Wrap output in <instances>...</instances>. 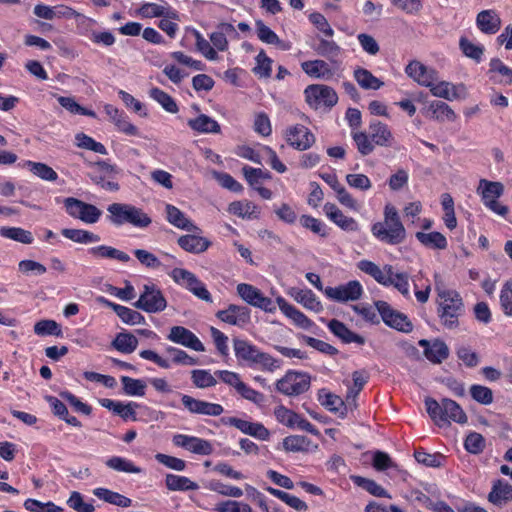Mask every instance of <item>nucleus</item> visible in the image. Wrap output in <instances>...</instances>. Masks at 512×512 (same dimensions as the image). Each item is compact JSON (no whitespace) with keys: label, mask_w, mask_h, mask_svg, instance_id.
<instances>
[{"label":"nucleus","mask_w":512,"mask_h":512,"mask_svg":"<svg viewBox=\"0 0 512 512\" xmlns=\"http://www.w3.org/2000/svg\"><path fill=\"white\" fill-rule=\"evenodd\" d=\"M329 411L338 414L340 417H345L347 413L346 405L341 397L332 393L325 394V400L322 402Z\"/></svg>","instance_id":"6e6d98bb"},{"label":"nucleus","mask_w":512,"mask_h":512,"mask_svg":"<svg viewBox=\"0 0 512 512\" xmlns=\"http://www.w3.org/2000/svg\"><path fill=\"white\" fill-rule=\"evenodd\" d=\"M431 117L439 122H453L456 120L457 115L453 109L445 102L433 101L428 107Z\"/></svg>","instance_id":"4c0bfd02"},{"label":"nucleus","mask_w":512,"mask_h":512,"mask_svg":"<svg viewBox=\"0 0 512 512\" xmlns=\"http://www.w3.org/2000/svg\"><path fill=\"white\" fill-rule=\"evenodd\" d=\"M351 137L362 156L370 155L374 151L375 145L370 138L369 132L351 131Z\"/></svg>","instance_id":"79ce46f5"},{"label":"nucleus","mask_w":512,"mask_h":512,"mask_svg":"<svg viewBox=\"0 0 512 512\" xmlns=\"http://www.w3.org/2000/svg\"><path fill=\"white\" fill-rule=\"evenodd\" d=\"M323 210L327 218L346 232H356L359 230L358 222L344 213L333 203H326Z\"/></svg>","instance_id":"f3484780"},{"label":"nucleus","mask_w":512,"mask_h":512,"mask_svg":"<svg viewBox=\"0 0 512 512\" xmlns=\"http://www.w3.org/2000/svg\"><path fill=\"white\" fill-rule=\"evenodd\" d=\"M369 134L375 146L391 147L395 140L390 127L379 120L369 123Z\"/></svg>","instance_id":"6ab92c4d"},{"label":"nucleus","mask_w":512,"mask_h":512,"mask_svg":"<svg viewBox=\"0 0 512 512\" xmlns=\"http://www.w3.org/2000/svg\"><path fill=\"white\" fill-rule=\"evenodd\" d=\"M177 243L186 252L194 254L205 252L211 245L207 238L192 234L180 236Z\"/></svg>","instance_id":"cd10ccee"},{"label":"nucleus","mask_w":512,"mask_h":512,"mask_svg":"<svg viewBox=\"0 0 512 512\" xmlns=\"http://www.w3.org/2000/svg\"><path fill=\"white\" fill-rule=\"evenodd\" d=\"M222 31L213 32L210 35V41L212 43V47L219 51H226L228 49V40L225 36V32H233L234 26L229 23L221 24Z\"/></svg>","instance_id":"4d7b16f0"},{"label":"nucleus","mask_w":512,"mask_h":512,"mask_svg":"<svg viewBox=\"0 0 512 512\" xmlns=\"http://www.w3.org/2000/svg\"><path fill=\"white\" fill-rule=\"evenodd\" d=\"M167 221L175 227L189 232L197 230L195 226L177 207L167 204L165 207Z\"/></svg>","instance_id":"c85d7f7f"},{"label":"nucleus","mask_w":512,"mask_h":512,"mask_svg":"<svg viewBox=\"0 0 512 512\" xmlns=\"http://www.w3.org/2000/svg\"><path fill=\"white\" fill-rule=\"evenodd\" d=\"M62 235L73 242L80 244L95 243L100 241V236L87 230L64 228Z\"/></svg>","instance_id":"a19ab883"},{"label":"nucleus","mask_w":512,"mask_h":512,"mask_svg":"<svg viewBox=\"0 0 512 512\" xmlns=\"http://www.w3.org/2000/svg\"><path fill=\"white\" fill-rule=\"evenodd\" d=\"M121 383L125 394L129 396H144L146 384L143 380L134 379L128 376L121 377Z\"/></svg>","instance_id":"603ef678"},{"label":"nucleus","mask_w":512,"mask_h":512,"mask_svg":"<svg viewBox=\"0 0 512 512\" xmlns=\"http://www.w3.org/2000/svg\"><path fill=\"white\" fill-rule=\"evenodd\" d=\"M0 235L23 244H31L34 240L30 231L19 227H1Z\"/></svg>","instance_id":"c03bdc74"},{"label":"nucleus","mask_w":512,"mask_h":512,"mask_svg":"<svg viewBox=\"0 0 512 512\" xmlns=\"http://www.w3.org/2000/svg\"><path fill=\"white\" fill-rule=\"evenodd\" d=\"M289 295L306 308L313 309L318 305L315 295L311 290L291 288Z\"/></svg>","instance_id":"13d9d810"},{"label":"nucleus","mask_w":512,"mask_h":512,"mask_svg":"<svg viewBox=\"0 0 512 512\" xmlns=\"http://www.w3.org/2000/svg\"><path fill=\"white\" fill-rule=\"evenodd\" d=\"M424 403L428 415L439 427L451 421L458 424H465L468 420L462 407L450 398H442L441 401L438 402L434 398L427 397Z\"/></svg>","instance_id":"7ed1b4c3"},{"label":"nucleus","mask_w":512,"mask_h":512,"mask_svg":"<svg viewBox=\"0 0 512 512\" xmlns=\"http://www.w3.org/2000/svg\"><path fill=\"white\" fill-rule=\"evenodd\" d=\"M464 313L465 304L457 290L437 289V316L444 328L457 329Z\"/></svg>","instance_id":"f03ea898"},{"label":"nucleus","mask_w":512,"mask_h":512,"mask_svg":"<svg viewBox=\"0 0 512 512\" xmlns=\"http://www.w3.org/2000/svg\"><path fill=\"white\" fill-rule=\"evenodd\" d=\"M464 448L471 454H479L485 448V439L480 433L470 432L464 440Z\"/></svg>","instance_id":"e2e57ef3"},{"label":"nucleus","mask_w":512,"mask_h":512,"mask_svg":"<svg viewBox=\"0 0 512 512\" xmlns=\"http://www.w3.org/2000/svg\"><path fill=\"white\" fill-rule=\"evenodd\" d=\"M354 79L365 90H378L384 83L369 70L358 67L354 70Z\"/></svg>","instance_id":"f704fd0d"},{"label":"nucleus","mask_w":512,"mask_h":512,"mask_svg":"<svg viewBox=\"0 0 512 512\" xmlns=\"http://www.w3.org/2000/svg\"><path fill=\"white\" fill-rule=\"evenodd\" d=\"M327 326L331 333L344 344L356 343L357 345H364L366 342L363 336L353 332L343 322L337 319L330 320Z\"/></svg>","instance_id":"4be33fe9"},{"label":"nucleus","mask_w":512,"mask_h":512,"mask_svg":"<svg viewBox=\"0 0 512 512\" xmlns=\"http://www.w3.org/2000/svg\"><path fill=\"white\" fill-rule=\"evenodd\" d=\"M310 378L307 374L298 372H288L277 381L276 389L287 396H297L308 390Z\"/></svg>","instance_id":"9d476101"},{"label":"nucleus","mask_w":512,"mask_h":512,"mask_svg":"<svg viewBox=\"0 0 512 512\" xmlns=\"http://www.w3.org/2000/svg\"><path fill=\"white\" fill-rule=\"evenodd\" d=\"M276 302L279 306V309L285 314L288 318L293 320V322L302 327L308 328L310 326L309 319L299 310H297L294 306L289 304L284 298L278 297Z\"/></svg>","instance_id":"c9c22d12"},{"label":"nucleus","mask_w":512,"mask_h":512,"mask_svg":"<svg viewBox=\"0 0 512 512\" xmlns=\"http://www.w3.org/2000/svg\"><path fill=\"white\" fill-rule=\"evenodd\" d=\"M466 91L464 84L454 85L447 81H435L430 88L433 96L443 98L449 101L459 99Z\"/></svg>","instance_id":"5701e85b"},{"label":"nucleus","mask_w":512,"mask_h":512,"mask_svg":"<svg viewBox=\"0 0 512 512\" xmlns=\"http://www.w3.org/2000/svg\"><path fill=\"white\" fill-rule=\"evenodd\" d=\"M233 347L235 356L239 361H244L248 364H253L256 357L259 356V349L242 339H234Z\"/></svg>","instance_id":"7c9ffc66"},{"label":"nucleus","mask_w":512,"mask_h":512,"mask_svg":"<svg viewBox=\"0 0 512 512\" xmlns=\"http://www.w3.org/2000/svg\"><path fill=\"white\" fill-rule=\"evenodd\" d=\"M385 271H387V275L385 276V283L382 285L385 287L393 286L397 289L404 297H410L409 290V275L407 272H395L392 265L386 264Z\"/></svg>","instance_id":"412c9836"},{"label":"nucleus","mask_w":512,"mask_h":512,"mask_svg":"<svg viewBox=\"0 0 512 512\" xmlns=\"http://www.w3.org/2000/svg\"><path fill=\"white\" fill-rule=\"evenodd\" d=\"M99 402L102 407L111 410L113 413L120 416L123 420H136L135 409L138 407V404L135 402L124 404L120 401H114L107 398L101 399Z\"/></svg>","instance_id":"bb28decb"},{"label":"nucleus","mask_w":512,"mask_h":512,"mask_svg":"<svg viewBox=\"0 0 512 512\" xmlns=\"http://www.w3.org/2000/svg\"><path fill=\"white\" fill-rule=\"evenodd\" d=\"M478 29L488 35L497 33L501 28V19L495 10H483L477 14Z\"/></svg>","instance_id":"b1692460"},{"label":"nucleus","mask_w":512,"mask_h":512,"mask_svg":"<svg viewBox=\"0 0 512 512\" xmlns=\"http://www.w3.org/2000/svg\"><path fill=\"white\" fill-rule=\"evenodd\" d=\"M109 220L116 226L131 224L135 227L146 228L152 220L142 209L130 204L113 203L107 208Z\"/></svg>","instance_id":"20e7f679"},{"label":"nucleus","mask_w":512,"mask_h":512,"mask_svg":"<svg viewBox=\"0 0 512 512\" xmlns=\"http://www.w3.org/2000/svg\"><path fill=\"white\" fill-rule=\"evenodd\" d=\"M415 237L424 247L428 249L445 250L448 246L446 237L438 231L429 233L419 231L416 232Z\"/></svg>","instance_id":"2f4dec72"},{"label":"nucleus","mask_w":512,"mask_h":512,"mask_svg":"<svg viewBox=\"0 0 512 512\" xmlns=\"http://www.w3.org/2000/svg\"><path fill=\"white\" fill-rule=\"evenodd\" d=\"M217 318L231 325L244 326L250 321V310L246 306L231 304L216 314Z\"/></svg>","instance_id":"a211bd4d"},{"label":"nucleus","mask_w":512,"mask_h":512,"mask_svg":"<svg viewBox=\"0 0 512 512\" xmlns=\"http://www.w3.org/2000/svg\"><path fill=\"white\" fill-rule=\"evenodd\" d=\"M150 97L158 102L163 109H165L167 112L175 114L178 112V106L174 99L167 94L165 91L154 87L149 91Z\"/></svg>","instance_id":"49530a36"},{"label":"nucleus","mask_w":512,"mask_h":512,"mask_svg":"<svg viewBox=\"0 0 512 512\" xmlns=\"http://www.w3.org/2000/svg\"><path fill=\"white\" fill-rule=\"evenodd\" d=\"M227 423L239 429L241 432L262 441H266L270 437L269 430L263 424L258 422L254 423L236 417H230L228 418Z\"/></svg>","instance_id":"aec40b11"},{"label":"nucleus","mask_w":512,"mask_h":512,"mask_svg":"<svg viewBox=\"0 0 512 512\" xmlns=\"http://www.w3.org/2000/svg\"><path fill=\"white\" fill-rule=\"evenodd\" d=\"M237 292L245 302L252 306L258 307L267 312H272L275 309L272 300L264 296L258 288L250 284H238Z\"/></svg>","instance_id":"f8f14e48"},{"label":"nucleus","mask_w":512,"mask_h":512,"mask_svg":"<svg viewBox=\"0 0 512 512\" xmlns=\"http://www.w3.org/2000/svg\"><path fill=\"white\" fill-rule=\"evenodd\" d=\"M102 302H104L108 307H111L115 313L121 318V320L129 325H135V324H141L144 322V317L139 312L130 309L128 307L115 304L113 302H110L104 298H100Z\"/></svg>","instance_id":"72a5a7b5"},{"label":"nucleus","mask_w":512,"mask_h":512,"mask_svg":"<svg viewBox=\"0 0 512 512\" xmlns=\"http://www.w3.org/2000/svg\"><path fill=\"white\" fill-rule=\"evenodd\" d=\"M34 332L37 335H55L60 336L62 331L57 322L54 320H40L34 325Z\"/></svg>","instance_id":"69168bd1"},{"label":"nucleus","mask_w":512,"mask_h":512,"mask_svg":"<svg viewBox=\"0 0 512 512\" xmlns=\"http://www.w3.org/2000/svg\"><path fill=\"white\" fill-rule=\"evenodd\" d=\"M191 379L193 384L200 389L213 387L217 384L216 378L204 369H196L191 371Z\"/></svg>","instance_id":"3c124183"},{"label":"nucleus","mask_w":512,"mask_h":512,"mask_svg":"<svg viewBox=\"0 0 512 512\" xmlns=\"http://www.w3.org/2000/svg\"><path fill=\"white\" fill-rule=\"evenodd\" d=\"M106 465L116 471L125 472V473H135L138 474L141 472V468L135 466L130 460L119 456H113L106 461Z\"/></svg>","instance_id":"5fc2aeb1"},{"label":"nucleus","mask_w":512,"mask_h":512,"mask_svg":"<svg viewBox=\"0 0 512 512\" xmlns=\"http://www.w3.org/2000/svg\"><path fill=\"white\" fill-rule=\"evenodd\" d=\"M66 212L73 218L79 219L88 224L96 223L102 212L95 205L83 202L74 197L64 199Z\"/></svg>","instance_id":"1a4fd4ad"},{"label":"nucleus","mask_w":512,"mask_h":512,"mask_svg":"<svg viewBox=\"0 0 512 512\" xmlns=\"http://www.w3.org/2000/svg\"><path fill=\"white\" fill-rule=\"evenodd\" d=\"M112 346L126 354L134 352L138 346V339L131 333H119L112 342Z\"/></svg>","instance_id":"37998d69"},{"label":"nucleus","mask_w":512,"mask_h":512,"mask_svg":"<svg viewBox=\"0 0 512 512\" xmlns=\"http://www.w3.org/2000/svg\"><path fill=\"white\" fill-rule=\"evenodd\" d=\"M165 484L167 489L171 491H193L199 488L198 484L188 477L175 474H167Z\"/></svg>","instance_id":"58836bf2"},{"label":"nucleus","mask_w":512,"mask_h":512,"mask_svg":"<svg viewBox=\"0 0 512 512\" xmlns=\"http://www.w3.org/2000/svg\"><path fill=\"white\" fill-rule=\"evenodd\" d=\"M490 80L494 83L512 85V68L499 58H492L489 62Z\"/></svg>","instance_id":"393cba45"},{"label":"nucleus","mask_w":512,"mask_h":512,"mask_svg":"<svg viewBox=\"0 0 512 512\" xmlns=\"http://www.w3.org/2000/svg\"><path fill=\"white\" fill-rule=\"evenodd\" d=\"M477 193L480 195L481 201L486 208L502 217L507 216L509 212L508 207L497 201L504 193V185L501 182L481 179Z\"/></svg>","instance_id":"39448f33"},{"label":"nucleus","mask_w":512,"mask_h":512,"mask_svg":"<svg viewBox=\"0 0 512 512\" xmlns=\"http://www.w3.org/2000/svg\"><path fill=\"white\" fill-rule=\"evenodd\" d=\"M500 305L506 316H512V281H507L500 291Z\"/></svg>","instance_id":"338daca9"},{"label":"nucleus","mask_w":512,"mask_h":512,"mask_svg":"<svg viewBox=\"0 0 512 512\" xmlns=\"http://www.w3.org/2000/svg\"><path fill=\"white\" fill-rule=\"evenodd\" d=\"M418 344L424 349L423 353L426 359L433 364H440L449 357V348L443 340L421 339Z\"/></svg>","instance_id":"dca6fc26"},{"label":"nucleus","mask_w":512,"mask_h":512,"mask_svg":"<svg viewBox=\"0 0 512 512\" xmlns=\"http://www.w3.org/2000/svg\"><path fill=\"white\" fill-rule=\"evenodd\" d=\"M134 306L147 313H157L166 308L167 302L161 290L155 284H145L143 292Z\"/></svg>","instance_id":"0eeeda50"},{"label":"nucleus","mask_w":512,"mask_h":512,"mask_svg":"<svg viewBox=\"0 0 512 512\" xmlns=\"http://www.w3.org/2000/svg\"><path fill=\"white\" fill-rule=\"evenodd\" d=\"M193 34L196 40V48L197 50L208 60L215 61L218 59V54L215 49L212 47L210 42L206 40L199 31L194 30Z\"/></svg>","instance_id":"680f3d73"},{"label":"nucleus","mask_w":512,"mask_h":512,"mask_svg":"<svg viewBox=\"0 0 512 512\" xmlns=\"http://www.w3.org/2000/svg\"><path fill=\"white\" fill-rule=\"evenodd\" d=\"M25 165L34 175L45 181H56L58 179V174L45 163L27 161Z\"/></svg>","instance_id":"8fccbe9b"},{"label":"nucleus","mask_w":512,"mask_h":512,"mask_svg":"<svg viewBox=\"0 0 512 512\" xmlns=\"http://www.w3.org/2000/svg\"><path fill=\"white\" fill-rule=\"evenodd\" d=\"M187 124L192 130L198 133L217 134L220 133L221 131L218 122L205 114H200L198 117L194 119H189Z\"/></svg>","instance_id":"c756f323"},{"label":"nucleus","mask_w":512,"mask_h":512,"mask_svg":"<svg viewBox=\"0 0 512 512\" xmlns=\"http://www.w3.org/2000/svg\"><path fill=\"white\" fill-rule=\"evenodd\" d=\"M324 293L327 298L336 302L356 301L361 298L363 287L359 281L351 280L336 287H326Z\"/></svg>","instance_id":"9b49d317"},{"label":"nucleus","mask_w":512,"mask_h":512,"mask_svg":"<svg viewBox=\"0 0 512 512\" xmlns=\"http://www.w3.org/2000/svg\"><path fill=\"white\" fill-rule=\"evenodd\" d=\"M286 141L298 150H306L315 142L314 135L303 125L297 124L286 131Z\"/></svg>","instance_id":"2eb2a0df"},{"label":"nucleus","mask_w":512,"mask_h":512,"mask_svg":"<svg viewBox=\"0 0 512 512\" xmlns=\"http://www.w3.org/2000/svg\"><path fill=\"white\" fill-rule=\"evenodd\" d=\"M350 479L354 485L362 488L363 490L367 491L369 494L375 497L391 498L388 491L373 479L365 478L359 475H351Z\"/></svg>","instance_id":"473e14b6"},{"label":"nucleus","mask_w":512,"mask_h":512,"mask_svg":"<svg viewBox=\"0 0 512 512\" xmlns=\"http://www.w3.org/2000/svg\"><path fill=\"white\" fill-rule=\"evenodd\" d=\"M89 253L96 258L114 259L120 262H129L131 260L127 253L106 245L92 247L89 249Z\"/></svg>","instance_id":"e433bc0d"},{"label":"nucleus","mask_w":512,"mask_h":512,"mask_svg":"<svg viewBox=\"0 0 512 512\" xmlns=\"http://www.w3.org/2000/svg\"><path fill=\"white\" fill-rule=\"evenodd\" d=\"M357 267L359 270L371 276L376 282L379 284L385 283V276L387 275V271H385V266L381 269L377 264L370 260H361L357 263Z\"/></svg>","instance_id":"09e8293b"},{"label":"nucleus","mask_w":512,"mask_h":512,"mask_svg":"<svg viewBox=\"0 0 512 512\" xmlns=\"http://www.w3.org/2000/svg\"><path fill=\"white\" fill-rule=\"evenodd\" d=\"M181 402L191 414L219 416L224 412V408L220 404L196 399L186 394L181 396Z\"/></svg>","instance_id":"ddd939ff"},{"label":"nucleus","mask_w":512,"mask_h":512,"mask_svg":"<svg viewBox=\"0 0 512 512\" xmlns=\"http://www.w3.org/2000/svg\"><path fill=\"white\" fill-rule=\"evenodd\" d=\"M472 399L482 405H490L493 402V391L484 385L473 384L469 389Z\"/></svg>","instance_id":"864d4df0"},{"label":"nucleus","mask_w":512,"mask_h":512,"mask_svg":"<svg viewBox=\"0 0 512 512\" xmlns=\"http://www.w3.org/2000/svg\"><path fill=\"white\" fill-rule=\"evenodd\" d=\"M170 276L176 283L187 288L199 299L206 302H212L210 292L192 272L182 268H174L171 271Z\"/></svg>","instance_id":"6e6552de"},{"label":"nucleus","mask_w":512,"mask_h":512,"mask_svg":"<svg viewBox=\"0 0 512 512\" xmlns=\"http://www.w3.org/2000/svg\"><path fill=\"white\" fill-rule=\"evenodd\" d=\"M459 48L462 53L473 59L476 63H480L484 54V46L481 44H474L466 37H461L459 40Z\"/></svg>","instance_id":"a18cd8bd"},{"label":"nucleus","mask_w":512,"mask_h":512,"mask_svg":"<svg viewBox=\"0 0 512 512\" xmlns=\"http://www.w3.org/2000/svg\"><path fill=\"white\" fill-rule=\"evenodd\" d=\"M93 494L99 499L119 507H129L132 503L130 498L106 488H96Z\"/></svg>","instance_id":"ea45409f"},{"label":"nucleus","mask_w":512,"mask_h":512,"mask_svg":"<svg viewBox=\"0 0 512 512\" xmlns=\"http://www.w3.org/2000/svg\"><path fill=\"white\" fill-rule=\"evenodd\" d=\"M375 307L387 326L403 333L412 332L413 324L409 318L404 313L393 309L388 302L376 301Z\"/></svg>","instance_id":"423d86ee"},{"label":"nucleus","mask_w":512,"mask_h":512,"mask_svg":"<svg viewBox=\"0 0 512 512\" xmlns=\"http://www.w3.org/2000/svg\"><path fill=\"white\" fill-rule=\"evenodd\" d=\"M75 139L76 145L80 148L91 150L102 155L107 154V149L102 143L96 142L93 138L84 133H78Z\"/></svg>","instance_id":"bf43d9fd"},{"label":"nucleus","mask_w":512,"mask_h":512,"mask_svg":"<svg viewBox=\"0 0 512 512\" xmlns=\"http://www.w3.org/2000/svg\"><path fill=\"white\" fill-rule=\"evenodd\" d=\"M67 505L76 512H93L94 506L83 500L81 493L73 491L67 500Z\"/></svg>","instance_id":"774afa93"},{"label":"nucleus","mask_w":512,"mask_h":512,"mask_svg":"<svg viewBox=\"0 0 512 512\" xmlns=\"http://www.w3.org/2000/svg\"><path fill=\"white\" fill-rule=\"evenodd\" d=\"M167 339L198 352L205 351V347L199 338L183 326L171 327Z\"/></svg>","instance_id":"4468645a"},{"label":"nucleus","mask_w":512,"mask_h":512,"mask_svg":"<svg viewBox=\"0 0 512 512\" xmlns=\"http://www.w3.org/2000/svg\"><path fill=\"white\" fill-rule=\"evenodd\" d=\"M512 500V485L507 481L498 479L493 482L491 491L488 494V501L496 506Z\"/></svg>","instance_id":"a878e982"},{"label":"nucleus","mask_w":512,"mask_h":512,"mask_svg":"<svg viewBox=\"0 0 512 512\" xmlns=\"http://www.w3.org/2000/svg\"><path fill=\"white\" fill-rule=\"evenodd\" d=\"M372 235L381 243L396 246L403 243L407 233L397 208L387 203L383 210V221L371 226Z\"/></svg>","instance_id":"f257e3e1"},{"label":"nucleus","mask_w":512,"mask_h":512,"mask_svg":"<svg viewBox=\"0 0 512 512\" xmlns=\"http://www.w3.org/2000/svg\"><path fill=\"white\" fill-rule=\"evenodd\" d=\"M283 448L289 452L309 451L311 441L302 435H292L283 439Z\"/></svg>","instance_id":"de8ad7c7"},{"label":"nucleus","mask_w":512,"mask_h":512,"mask_svg":"<svg viewBox=\"0 0 512 512\" xmlns=\"http://www.w3.org/2000/svg\"><path fill=\"white\" fill-rule=\"evenodd\" d=\"M207 488L210 489L211 491L219 493L220 495L228 496V497L239 498L243 495V491L241 488L236 487V486L226 485L217 480H211L208 483Z\"/></svg>","instance_id":"052dcab7"},{"label":"nucleus","mask_w":512,"mask_h":512,"mask_svg":"<svg viewBox=\"0 0 512 512\" xmlns=\"http://www.w3.org/2000/svg\"><path fill=\"white\" fill-rule=\"evenodd\" d=\"M215 512H253L250 505L235 500L219 502L213 509Z\"/></svg>","instance_id":"0e129e2a"}]
</instances>
